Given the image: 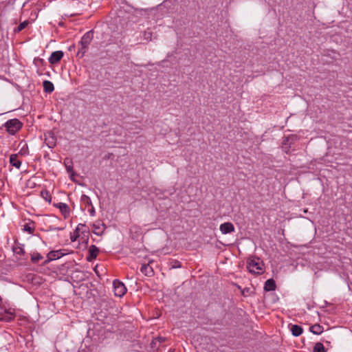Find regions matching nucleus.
<instances>
[{"label":"nucleus","mask_w":352,"mask_h":352,"mask_svg":"<svg viewBox=\"0 0 352 352\" xmlns=\"http://www.w3.org/2000/svg\"><path fill=\"white\" fill-rule=\"evenodd\" d=\"M54 206L58 208L64 219H67L70 215V210L67 204L59 202L54 204Z\"/></svg>","instance_id":"nucleus-5"},{"label":"nucleus","mask_w":352,"mask_h":352,"mask_svg":"<svg viewBox=\"0 0 352 352\" xmlns=\"http://www.w3.org/2000/svg\"><path fill=\"white\" fill-rule=\"evenodd\" d=\"M113 292L115 296L118 297H122L126 292V288L123 283L118 280H115L113 282Z\"/></svg>","instance_id":"nucleus-4"},{"label":"nucleus","mask_w":352,"mask_h":352,"mask_svg":"<svg viewBox=\"0 0 352 352\" xmlns=\"http://www.w3.org/2000/svg\"><path fill=\"white\" fill-rule=\"evenodd\" d=\"M287 142H288V138H286L283 142V146H282V148L283 150L284 151L285 153H288L289 151V146H288L287 144Z\"/></svg>","instance_id":"nucleus-24"},{"label":"nucleus","mask_w":352,"mask_h":352,"mask_svg":"<svg viewBox=\"0 0 352 352\" xmlns=\"http://www.w3.org/2000/svg\"><path fill=\"white\" fill-rule=\"evenodd\" d=\"M43 85L44 91L47 93H52L54 89L53 83L49 80H44Z\"/></svg>","instance_id":"nucleus-14"},{"label":"nucleus","mask_w":352,"mask_h":352,"mask_svg":"<svg viewBox=\"0 0 352 352\" xmlns=\"http://www.w3.org/2000/svg\"><path fill=\"white\" fill-rule=\"evenodd\" d=\"M314 352H326V351L321 342H317L314 345Z\"/></svg>","instance_id":"nucleus-21"},{"label":"nucleus","mask_w":352,"mask_h":352,"mask_svg":"<svg viewBox=\"0 0 352 352\" xmlns=\"http://www.w3.org/2000/svg\"><path fill=\"white\" fill-rule=\"evenodd\" d=\"M14 318V311L11 308H6L0 298V320L10 322Z\"/></svg>","instance_id":"nucleus-3"},{"label":"nucleus","mask_w":352,"mask_h":352,"mask_svg":"<svg viewBox=\"0 0 352 352\" xmlns=\"http://www.w3.org/2000/svg\"><path fill=\"white\" fill-rule=\"evenodd\" d=\"M80 200L82 202H83L86 205L92 206V203H91V199L89 196H87L86 195H82L81 196Z\"/></svg>","instance_id":"nucleus-22"},{"label":"nucleus","mask_w":352,"mask_h":352,"mask_svg":"<svg viewBox=\"0 0 352 352\" xmlns=\"http://www.w3.org/2000/svg\"><path fill=\"white\" fill-rule=\"evenodd\" d=\"M181 263L179 261H175V264L173 266V267H180Z\"/></svg>","instance_id":"nucleus-27"},{"label":"nucleus","mask_w":352,"mask_h":352,"mask_svg":"<svg viewBox=\"0 0 352 352\" xmlns=\"http://www.w3.org/2000/svg\"><path fill=\"white\" fill-rule=\"evenodd\" d=\"M276 289V283L274 279H267L264 285V290L266 292L274 291Z\"/></svg>","instance_id":"nucleus-11"},{"label":"nucleus","mask_w":352,"mask_h":352,"mask_svg":"<svg viewBox=\"0 0 352 352\" xmlns=\"http://www.w3.org/2000/svg\"><path fill=\"white\" fill-rule=\"evenodd\" d=\"M63 56V52L62 51H55L51 54L49 62L51 64H56L62 59Z\"/></svg>","instance_id":"nucleus-8"},{"label":"nucleus","mask_w":352,"mask_h":352,"mask_svg":"<svg viewBox=\"0 0 352 352\" xmlns=\"http://www.w3.org/2000/svg\"><path fill=\"white\" fill-rule=\"evenodd\" d=\"M85 227L86 226L85 224H82V223L78 224L76 228V230L74 232V234L71 236V241H75L77 239V238H78L80 236V234H79L80 230Z\"/></svg>","instance_id":"nucleus-15"},{"label":"nucleus","mask_w":352,"mask_h":352,"mask_svg":"<svg viewBox=\"0 0 352 352\" xmlns=\"http://www.w3.org/2000/svg\"><path fill=\"white\" fill-rule=\"evenodd\" d=\"M43 258V256L39 253H34L31 256V260L33 263L38 262Z\"/></svg>","instance_id":"nucleus-23"},{"label":"nucleus","mask_w":352,"mask_h":352,"mask_svg":"<svg viewBox=\"0 0 352 352\" xmlns=\"http://www.w3.org/2000/svg\"><path fill=\"white\" fill-rule=\"evenodd\" d=\"M64 251H65V250H58L50 251L47 255V259L49 261H54V260L60 258L61 257H63V256H65L66 254V253L64 252Z\"/></svg>","instance_id":"nucleus-6"},{"label":"nucleus","mask_w":352,"mask_h":352,"mask_svg":"<svg viewBox=\"0 0 352 352\" xmlns=\"http://www.w3.org/2000/svg\"><path fill=\"white\" fill-rule=\"evenodd\" d=\"M6 131L12 135H15L23 127V123L17 118L10 119L4 124Z\"/></svg>","instance_id":"nucleus-2"},{"label":"nucleus","mask_w":352,"mask_h":352,"mask_svg":"<svg viewBox=\"0 0 352 352\" xmlns=\"http://www.w3.org/2000/svg\"><path fill=\"white\" fill-rule=\"evenodd\" d=\"M309 329L311 332L316 335H319L323 331V327L318 324L311 326Z\"/></svg>","instance_id":"nucleus-16"},{"label":"nucleus","mask_w":352,"mask_h":352,"mask_svg":"<svg viewBox=\"0 0 352 352\" xmlns=\"http://www.w3.org/2000/svg\"><path fill=\"white\" fill-rule=\"evenodd\" d=\"M99 249L95 245H90L89 248V256L87 258V261H91L96 258Z\"/></svg>","instance_id":"nucleus-9"},{"label":"nucleus","mask_w":352,"mask_h":352,"mask_svg":"<svg viewBox=\"0 0 352 352\" xmlns=\"http://www.w3.org/2000/svg\"><path fill=\"white\" fill-rule=\"evenodd\" d=\"M91 41V36L89 32L85 34L81 38V44L83 47H87Z\"/></svg>","instance_id":"nucleus-19"},{"label":"nucleus","mask_w":352,"mask_h":352,"mask_svg":"<svg viewBox=\"0 0 352 352\" xmlns=\"http://www.w3.org/2000/svg\"><path fill=\"white\" fill-rule=\"evenodd\" d=\"M65 164L67 172L70 173L73 170L72 165L66 164V162H65Z\"/></svg>","instance_id":"nucleus-25"},{"label":"nucleus","mask_w":352,"mask_h":352,"mask_svg":"<svg viewBox=\"0 0 352 352\" xmlns=\"http://www.w3.org/2000/svg\"><path fill=\"white\" fill-rule=\"evenodd\" d=\"M290 330L292 331V335L296 337L300 336L303 331L302 328L297 324H292L291 326Z\"/></svg>","instance_id":"nucleus-13"},{"label":"nucleus","mask_w":352,"mask_h":352,"mask_svg":"<svg viewBox=\"0 0 352 352\" xmlns=\"http://www.w3.org/2000/svg\"><path fill=\"white\" fill-rule=\"evenodd\" d=\"M22 251H23L22 249H20V251H19L18 253H21V252H22Z\"/></svg>","instance_id":"nucleus-29"},{"label":"nucleus","mask_w":352,"mask_h":352,"mask_svg":"<svg viewBox=\"0 0 352 352\" xmlns=\"http://www.w3.org/2000/svg\"><path fill=\"white\" fill-rule=\"evenodd\" d=\"M23 231L28 232L29 234H33L35 230V226L33 222L26 223L23 226Z\"/></svg>","instance_id":"nucleus-17"},{"label":"nucleus","mask_w":352,"mask_h":352,"mask_svg":"<svg viewBox=\"0 0 352 352\" xmlns=\"http://www.w3.org/2000/svg\"><path fill=\"white\" fill-rule=\"evenodd\" d=\"M41 196L43 199H45L47 202L50 203L52 201V196L50 192L47 190H42L41 191Z\"/></svg>","instance_id":"nucleus-18"},{"label":"nucleus","mask_w":352,"mask_h":352,"mask_svg":"<svg viewBox=\"0 0 352 352\" xmlns=\"http://www.w3.org/2000/svg\"><path fill=\"white\" fill-rule=\"evenodd\" d=\"M219 230L223 234H227L233 232L235 228L232 223L226 222L220 225Z\"/></svg>","instance_id":"nucleus-7"},{"label":"nucleus","mask_w":352,"mask_h":352,"mask_svg":"<svg viewBox=\"0 0 352 352\" xmlns=\"http://www.w3.org/2000/svg\"><path fill=\"white\" fill-rule=\"evenodd\" d=\"M263 263L256 257L250 258L247 263V268L250 273L261 274L263 272Z\"/></svg>","instance_id":"nucleus-1"},{"label":"nucleus","mask_w":352,"mask_h":352,"mask_svg":"<svg viewBox=\"0 0 352 352\" xmlns=\"http://www.w3.org/2000/svg\"><path fill=\"white\" fill-rule=\"evenodd\" d=\"M89 212H90V214L91 216H94L95 215V210H94V208L92 206L91 209L89 210Z\"/></svg>","instance_id":"nucleus-28"},{"label":"nucleus","mask_w":352,"mask_h":352,"mask_svg":"<svg viewBox=\"0 0 352 352\" xmlns=\"http://www.w3.org/2000/svg\"><path fill=\"white\" fill-rule=\"evenodd\" d=\"M10 163L12 166L19 168L21 165V161L19 159L18 155L12 154L10 156Z\"/></svg>","instance_id":"nucleus-12"},{"label":"nucleus","mask_w":352,"mask_h":352,"mask_svg":"<svg viewBox=\"0 0 352 352\" xmlns=\"http://www.w3.org/2000/svg\"><path fill=\"white\" fill-rule=\"evenodd\" d=\"M56 143L54 141H52L50 143H47V145L50 148H53L55 146Z\"/></svg>","instance_id":"nucleus-26"},{"label":"nucleus","mask_w":352,"mask_h":352,"mask_svg":"<svg viewBox=\"0 0 352 352\" xmlns=\"http://www.w3.org/2000/svg\"><path fill=\"white\" fill-rule=\"evenodd\" d=\"M22 251H23L22 249H20V251H19L18 253H21V252H22Z\"/></svg>","instance_id":"nucleus-30"},{"label":"nucleus","mask_w":352,"mask_h":352,"mask_svg":"<svg viewBox=\"0 0 352 352\" xmlns=\"http://www.w3.org/2000/svg\"><path fill=\"white\" fill-rule=\"evenodd\" d=\"M30 23L28 20H25L23 22L21 23L19 26L14 29V32H19L23 29H25L28 24Z\"/></svg>","instance_id":"nucleus-20"},{"label":"nucleus","mask_w":352,"mask_h":352,"mask_svg":"<svg viewBox=\"0 0 352 352\" xmlns=\"http://www.w3.org/2000/svg\"><path fill=\"white\" fill-rule=\"evenodd\" d=\"M140 271L142 274L147 276H152L154 274L153 270L150 266L149 263L142 265L140 268Z\"/></svg>","instance_id":"nucleus-10"}]
</instances>
